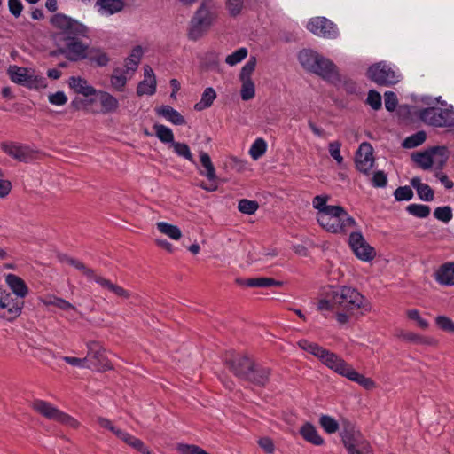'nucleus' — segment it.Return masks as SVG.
Wrapping results in <instances>:
<instances>
[{"instance_id": "ddd939ff", "label": "nucleus", "mask_w": 454, "mask_h": 454, "mask_svg": "<svg viewBox=\"0 0 454 454\" xmlns=\"http://www.w3.org/2000/svg\"><path fill=\"white\" fill-rule=\"evenodd\" d=\"M24 301L12 294L0 288V317L12 321L18 317L23 308Z\"/></svg>"}, {"instance_id": "5fc2aeb1", "label": "nucleus", "mask_w": 454, "mask_h": 454, "mask_svg": "<svg viewBox=\"0 0 454 454\" xmlns=\"http://www.w3.org/2000/svg\"><path fill=\"white\" fill-rule=\"evenodd\" d=\"M434 217L443 223H449L453 216L452 210L450 207H439L434 212Z\"/></svg>"}, {"instance_id": "864d4df0", "label": "nucleus", "mask_w": 454, "mask_h": 454, "mask_svg": "<svg viewBox=\"0 0 454 454\" xmlns=\"http://www.w3.org/2000/svg\"><path fill=\"white\" fill-rule=\"evenodd\" d=\"M341 144L339 141H332L328 145V150L331 157L337 162V164L341 165L343 163V157L340 153Z\"/></svg>"}, {"instance_id": "9d476101", "label": "nucleus", "mask_w": 454, "mask_h": 454, "mask_svg": "<svg viewBox=\"0 0 454 454\" xmlns=\"http://www.w3.org/2000/svg\"><path fill=\"white\" fill-rule=\"evenodd\" d=\"M8 74L11 80L18 84L25 85L30 89L46 87L45 79L34 74V71L18 66H10Z\"/></svg>"}, {"instance_id": "5701e85b", "label": "nucleus", "mask_w": 454, "mask_h": 454, "mask_svg": "<svg viewBox=\"0 0 454 454\" xmlns=\"http://www.w3.org/2000/svg\"><path fill=\"white\" fill-rule=\"evenodd\" d=\"M434 279L442 286H454V262L442 264L434 273Z\"/></svg>"}, {"instance_id": "e2e57ef3", "label": "nucleus", "mask_w": 454, "mask_h": 454, "mask_svg": "<svg viewBox=\"0 0 454 454\" xmlns=\"http://www.w3.org/2000/svg\"><path fill=\"white\" fill-rule=\"evenodd\" d=\"M260 448L267 454H272L275 451V444L270 437H262L257 441Z\"/></svg>"}, {"instance_id": "0e129e2a", "label": "nucleus", "mask_w": 454, "mask_h": 454, "mask_svg": "<svg viewBox=\"0 0 454 454\" xmlns=\"http://www.w3.org/2000/svg\"><path fill=\"white\" fill-rule=\"evenodd\" d=\"M384 97L386 109L389 112H393L396 108L398 103L395 93L392 91H387L385 92Z\"/></svg>"}, {"instance_id": "6e6d98bb", "label": "nucleus", "mask_w": 454, "mask_h": 454, "mask_svg": "<svg viewBox=\"0 0 454 454\" xmlns=\"http://www.w3.org/2000/svg\"><path fill=\"white\" fill-rule=\"evenodd\" d=\"M73 267L82 271L88 278L93 279L97 283V278H101L102 276L97 275L95 271L87 267L83 262L79 260H75L73 262Z\"/></svg>"}, {"instance_id": "c85d7f7f", "label": "nucleus", "mask_w": 454, "mask_h": 454, "mask_svg": "<svg viewBox=\"0 0 454 454\" xmlns=\"http://www.w3.org/2000/svg\"><path fill=\"white\" fill-rule=\"evenodd\" d=\"M411 186L416 190L419 198L424 201H432L434 198V192L431 187L421 182L419 177H413L411 180Z\"/></svg>"}, {"instance_id": "473e14b6", "label": "nucleus", "mask_w": 454, "mask_h": 454, "mask_svg": "<svg viewBox=\"0 0 454 454\" xmlns=\"http://www.w3.org/2000/svg\"><path fill=\"white\" fill-rule=\"evenodd\" d=\"M121 434V440H122L125 443H127L133 449L139 451L141 454H152L148 447H146L140 439L136 438L135 436L126 432Z\"/></svg>"}, {"instance_id": "49530a36", "label": "nucleus", "mask_w": 454, "mask_h": 454, "mask_svg": "<svg viewBox=\"0 0 454 454\" xmlns=\"http://www.w3.org/2000/svg\"><path fill=\"white\" fill-rule=\"evenodd\" d=\"M225 7L231 17H238L245 8V0H226Z\"/></svg>"}, {"instance_id": "b1692460", "label": "nucleus", "mask_w": 454, "mask_h": 454, "mask_svg": "<svg viewBox=\"0 0 454 454\" xmlns=\"http://www.w3.org/2000/svg\"><path fill=\"white\" fill-rule=\"evenodd\" d=\"M5 281L12 291V295L14 294L18 299L23 300L27 295L28 287L20 277L14 274H8L5 278Z\"/></svg>"}, {"instance_id": "f8f14e48", "label": "nucleus", "mask_w": 454, "mask_h": 454, "mask_svg": "<svg viewBox=\"0 0 454 454\" xmlns=\"http://www.w3.org/2000/svg\"><path fill=\"white\" fill-rule=\"evenodd\" d=\"M88 353L84 360L90 362L98 372L113 370L114 365L106 356V348L98 341L87 343Z\"/></svg>"}, {"instance_id": "de8ad7c7", "label": "nucleus", "mask_w": 454, "mask_h": 454, "mask_svg": "<svg viewBox=\"0 0 454 454\" xmlns=\"http://www.w3.org/2000/svg\"><path fill=\"white\" fill-rule=\"evenodd\" d=\"M407 212L419 218H426L430 214V207L423 204H410L407 208Z\"/></svg>"}, {"instance_id": "cd10ccee", "label": "nucleus", "mask_w": 454, "mask_h": 454, "mask_svg": "<svg viewBox=\"0 0 454 454\" xmlns=\"http://www.w3.org/2000/svg\"><path fill=\"white\" fill-rule=\"evenodd\" d=\"M239 283L247 287H270V286H282L281 281L275 280L271 278H252L243 280H239Z\"/></svg>"}, {"instance_id": "f3484780", "label": "nucleus", "mask_w": 454, "mask_h": 454, "mask_svg": "<svg viewBox=\"0 0 454 454\" xmlns=\"http://www.w3.org/2000/svg\"><path fill=\"white\" fill-rule=\"evenodd\" d=\"M80 58L82 59H89L90 62H95L98 67H106L110 59L107 54L98 47H90L89 44L82 43L81 40Z\"/></svg>"}, {"instance_id": "a19ab883", "label": "nucleus", "mask_w": 454, "mask_h": 454, "mask_svg": "<svg viewBox=\"0 0 454 454\" xmlns=\"http://www.w3.org/2000/svg\"><path fill=\"white\" fill-rule=\"evenodd\" d=\"M427 138L425 131H418L417 133L406 137L403 142L404 148L411 149L422 145Z\"/></svg>"}, {"instance_id": "603ef678", "label": "nucleus", "mask_w": 454, "mask_h": 454, "mask_svg": "<svg viewBox=\"0 0 454 454\" xmlns=\"http://www.w3.org/2000/svg\"><path fill=\"white\" fill-rule=\"evenodd\" d=\"M406 316L410 320L416 322L419 328L426 330L429 327L428 321L421 317L420 312L418 309H408L406 311Z\"/></svg>"}, {"instance_id": "69168bd1", "label": "nucleus", "mask_w": 454, "mask_h": 454, "mask_svg": "<svg viewBox=\"0 0 454 454\" xmlns=\"http://www.w3.org/2000/svg\"><path fill=\"white\" fill-rule=\"evenodd\" d=\"M97 422L98 423V425L100 427L110 430L111 432H113L119 438H121V434H123L124 433L121 429H118L115 427H114L112 425V422L108 419H106V418L98 417Z\"/></svg>"}, {"instance_id": "dca6fc26", "label": "nucleus", "mask_w": 454, "mask_h": 454, "mask_svg": "<svg viewBox=\"0 0 454 454\" xmlns=\"http://www.w3.org/2000/svg\"><path fill=\"white\" fill-rule=\"evenodd\" d=\"M313 73L332 83H335L340 81V74L337 67L332 60L322 55H320L317 61V67L315 68Z\"/></svg>"}, {"instance_id": "774afa93", "label": "nucleus", "mask_w": 454, "mask_h": 454, "mask_svg": "<svg viewBox=\"0 0 454 454\" xmlns=\"http://www.w3.org/2000/svg\"><path fill=\"white\" fill-rule=\"evenodd\" d=\"M176 450L181 454H199V447L196 445L178 443Z\"/></svg>"}, {"instance_id": "1a4fd4ad", "label": "nucleus", "mask_w": 454, "mask_h": 454, "mask_svg": "<svg viewBox=\"0 0 454 454\" xmlns=\"http://www.w3.org/2000/svg\"><path fill=\"white\" fill-rule=\"evenodd\" d=\"M222 184L217 176L215 165L207 153H200V188L213 192Z\"/></svg>"}, {"instance_id": "7ed1b4c3", "label": "nucleus", "mask_w": 454, "mask_h": 454, "mask_svg": "<svg viewBox=\"0 0 454 454\" xmlns=\"http://www.w3.org/2000/svg\"><path fill=\"white\" fill-rule=\"evenodd\" d=\"M297 345L302 350L316 356L325 367L336 374L357 383L366 390L376 388V382L372 378L358 372L352 364L340 355L307 340H299Z\"/></svg>"}, {"instance_id": "0eeeda50", "label": "nucleus", "mask_w": 454, "mask_h": 454, "mask_svg": "<svg viewBox=\"0 0 454 454\" xmlns=\"http://www.w3.org/2000/svg\"><path fill=\"white\" fill-rule=\"evenodd\" d=\"M32 408L48 419L59 422L72 428H78L80 426V423L74 418L61 411L46 401L36 399L32 403Z\"/></svg>"}, {"instance_id": "c9c22d12", "label": "nucleus", "mask_w": 454, "mask_h": 454, "mask_svg": "<svg viewBox=\"0 0 454 454\" xmlns=\"http://www.w3.org/2000/svg\"><path fill=\"white\" fill-rule=\"evenodd\" d=\"M97 5L109 14L121 12L124 7L123 0H97Z\"/></svg>"}, {"instance_id": "13d9d810", "label": "nucleus", "mask_w": 454, "mask_h": 454, "mask_svg": "<svg viewBox=\"0 0 454 454\" xmlns=\"http://www.w3.org/2000/svg\"><path fill=\"white\" fill-rule=\"evenodd\" d=\"M394 195L398 201L410 200L413 197V192L409 186H401L395 191Z\"/></svg>"}, {"instance_id": "f704fd0d", "label": "nucleus", "mask_w": 454, "mask_h": 454, "mask_svg": "<svg viewBox=\"0 0 454 454\" xmlns=\"http://www.w3.org/2000/svg\"><path fill=\"white\" fill-rule=\"evenodd\" d=\"M153 129H154L155 135L160 142L164 144H169V145H171L175 141L174 134L169 128L162 124L156 123L153 126Z\"/></svg>"}, {"instance_id": "a878e982", "label": "nucleus", "mask_w": 454, "mask_h": 454, "mask_svg": "<svg viewBox=\"0 0 454 454\" xmlns=\"http://www.w3.org/2000/svg\"><path fill=\"white\" fill-rule=\"evenodd\" d=\"M155 112L159 116L164 117L167 121L175 125L185 124L184 116L168 105H163L161 106L156 107Z\"/></svg>"}, {"instance_id": "aec40b11", "label": "nucleus", "mask_w": 454, "mask_h": 454, "mask_svg": "<svg viewBox=\"0 0 454 454\" xmlns=\"http://www.w3.org/2000/svg\"><path fill=\"white\" fill-rule=\"evenodd\" d=\"M218 5L215 0H202L200 3V29L210 27L217 16Z\"/></svg>"}, {"instance_id": "a18cd8bd", "label": "nucleus", "mask_w": 454, "mask_h": 454, "mask_svg": "<svg viewBox=\"0 0 454 454\" xmlns=\"http://www.w3.org/2000/svg\"><path fill=\"white\" fill-rule=\"evenodd\" d=\"M434 322L436 326L442 332L450 334L454 333V321L450 317L445 315H438L435 317Z\"/></svg>"}, {"instance_id": "423d86ee", "label": "nucleus", "mask_w": 454, "mask_h": 454, "mask_svg": "<svg viewBox=\"0 0 454 454\" xmlns=\"http://www.w3.org/2000/svg\"><path fill=\"white\" fill-rule=\"evenodd\" d=\"M341 441L348 454H373L369 442L353 426H348L341 433Z\"/></svg>"}, {"instance_id": "a211bd4d", "label": "nucleus", "mask_w": 454, "mask_h": 454, "mask_svg": "<svg viewBox=\"0 0 454 454\" xmlns=\"http://www.w3.org/2000/svg\"><path fill=\"white\" fill-rule=\"evenodd\" d=\"M374 163L373 149L369 143H362L356 156L357 169L363 173H368Z\"/></svg>"}, {"instance_id": "79ce46f5", "label": "nucleus", "mask_w": 454, "mask_h": 454, "mask_svg": "<svg viewBox=\"0 0 454 454\" xmlns=\"http://www.w3.org/2000/svg\"><path fill=\"white\" fill-rule=\"evenodd\" d=\"M259 208V204L255 200L241 199L238 202V210L245 215H254Z\"/></svg>"}, {"instance_id": "2eb2a0df", "label": "nucleus", "mask_w": 454, "mask_h": 454, "mask_svg": "<svg viewBox=\"0 0 454 454\" xmlns=\"http://www.w3.org/2000/svg\"><path fill=\"white\" fill-rule=\"evenodd\" d=\"M312 34L328 39H334L339 36L337 27L325 17H315L310 19L306 26Z\"/></svg>"}, {"instance_id": "37998d69", "label": "nucleus", "mask_w": 454, "mask_h": 454, "mask_svg": "<svg viewBox=\"0 0 454 454\" xmlns=\"http://www.w3.org/2000/svg\"><path fill=\"white\" fill-rule=\"evenodd\" d=\"M125 71L120 67H116L114 69L113 74L111 76V83L112 85L119 91L123 90V88L126 85L127 78L124 75Z\"/></svg>"}, {"instance_id": "6ab92c4d", "label": "nucleus", "mask_w": 454, "mask_h": 454, "mask_svg": "<svg viewBox=\"0 0 454 454\" xmlns=\"http://www.w3.org/2000/svg\"><path fill=\"white\" fill-rule=\"evenodd\" d=\"M236 372L239 373V377L259 386H264L268 382L270 376V370L268 368L258 367L255 364L253 365V369L250 371L238 369Z\"/></svg>"}, {"instance_id": "7c9ffc66", "label": "nucleus", "mask_w": 454, "mask_h": 454, "mask_svg": "<svg viewBox=\"0 0 454 454\" xmlns=\"http://www.w3.org/2000/svg\"><path fill=\"white\" fill-rule=\"evenodd\" d=\"M97 283L100 285L103 288L109 290L119 297L129 299L130 297V294L129 291L124 289L123 287L112 283L109 279H106L103 277L97 278Z\"/></svg>"}, {"instance_id": "ea45409f", "label": "nucleus", "mask_w": 454, "mask_h": 454, "mask_svg": "<svg viewBox=\"0 0 454 454\" xmlns=\"http://www.w3.org/2000/svg\"><path fill=\"white\" fill-rule=\"evenodd\" d=\"M143 54L142 47L136 46L129 58L125 59L126 71H135L138 66Z\"/></svg>"}, {"instance_id": "052dcab7", "label": "nucleus", "mask_w": 454, "mask_h": 454, "mask_svg": "<svg viewBox=\"0 0 454 454\" xmlns=\"http://www.w3.org/2000/svg\"><path fill=\"white\" fill-rule=\"evenodd\" d=\"M35 158V153L27 146H20L16 160L23 162L32 161Z\"/></svg>"}, {"instance_id": "9b49d317", "label": "nucleus", "mask_w": 454, "mask_h": 454, "mask_svg": "<svg viewBox=\"0 0 454 454\" xmlns=\"http://www.w3.org/2000/svg\"><path fill=\"white\" fill-rule=\"evenodd\" d=\"M367 76L378 84L389 85L399 82L401 75L384 61L371 66Z\"/></svg>"}, {"instance_id": "c756f323", "label": "nucleus", "mask_w": 454, "mask_h": 454, "mask_svg": "<svg viewBox=\"0 0 454 454\" xmlns=\"http://www.w3.org/2000/svg\"><path fill=\"white\" fill-rule=\"evenodd\" d=\"M97 94L99 96V101L102 106V114L114 113L118 109L119 102L114 96L108 92L101 90Z\"/></svg>"}, {"instance_id": "4d7b16f0", "label": "nucleus", "mask_w": 454, "mask_h": 454, "mask_svg": "<svg viewBox=\"0 0 454 454\" xmlns=\"http://www.w3.org/2000/svg\"><path fill=\"white\" fill-rule=\"evenodd\" d=\"M216 98V93L213 88H207L200 98V109L201 108H207L211 106L214 100Z\"/></svg>"}, {"instance_id": "f257e3e1", "label": "nucleus", "mask_w": 454, "mask_h": 454, "mask_svg": "<svg viewBox=\"0 0 454 454\" xmlns=\"http://www.w3.org/2000/svg\"><path fill=\"white\" fill-rule=\"evenodd\" d=\"M317 309L322 314L333 312L340 325H346L352 317H362L372 309L371 301L356 288L327 286L321 289Z\"/></svg>"}, {"instance_id": "6e6552de", "label": "nucleus", "mask_w": 454, "mask_h": 454, "mask_svg": "<svg viewBox=\"0 0 454 454\" xmlns=\"http://www.w3.org/2000/svg\"><path fill=\"white\" fill-rule=\"evenodd\" d=\"M412 160L422 169L427 170L433 167L441 169L447 161L446 149L444 147H433L411 156Z\"/></svg>"}, {"instance_id": "f03ea898", "label": "nucleus", "mask_w": 454, "mask_h": 454, "mask_svg": "<svg viewBox=\"0 0 454 454\" xmlns=\"http://www.w3.org/2000/svg\"><path fill=\"white\" fill-rule=\"evenodd\" d=\"M50 23L59 29L52 35L57 49L50 56L64 55L68 60L76 62L80 58L81 36H86L88 28L77 20L63 14L56 13L50 19Z\"/></svg>"}, {"instance_id": "680f3d73", "label": "nucleus", "mask_w": 454, "mask_h": 454, "mask_svg": "<svg viewBox=\"0 0 454 454\" xmlns=\"http://www.w3.org/2000/svg\"><path fill=\"white\" fill-rule=\"evenodd\" d=\"M367 103L374 110L380 109L382 105V99H381L380 94L375 90H370L368 93V97H367Z\"/></svg>"}, {"instance_id": "e433bc0d", "label": "nucleus", "mask_w": 454, "mask_h": 454, "mask_svg": "<svg viewBox=\"0 0 454 454\" xmlns=\"http://www.w3.org/2000/svg\"><path fill=\"white\" fill-rule=\"evenodd\" d=\"M318 423L324 431L329 434L336 433L340 427L338 421L334 418L325 414L319 417Z\"/></svg>"}, {"instance_id": "393cba45", "label": "nucleus", "mask_w": 454, "mask_h": 454, "mask_svg": "<svg viewBox=\"0 0 454 454\" xmlns=\"http://www.w3.org/2000/svg\"><path fill=\"white\" fill-rule=\"evenodd\" d=\"M226 363L237 376H239V373L236 372L238 369L250 371L254 364L248 356L243 354L231 355L230 358L226 359Z\"/></svg>"}, {"instance_id": "09e8293b", "label": "nucleus", "mask_w": 454, "mask_h": 454, "mask_svg": "<svg viewBox=\"0 0 454 454\" xmlns=\"http://www.w3.org/2000/svg\"><path fill=\"white\" fill-rule=\"evenodd\" d=\"M169 147H172L174 152L180 157H183L186 160H188L191 162H194L192 154L190 151L189 146L184 143L180 142H173Z\"/></svg>"}, {"instance_id": "bf43d9fd", "label": "nucleus", "mask_w": 454, "mask_h": 454, "mask_svg": "<svg viewBox=\"0 0 454 454\" xmlns=\"http://www.w3.org/2000/svg\"><path fill=\"white\" fill-rule=\"evenodd\" d=\"M188 36L193 41L199 38V9L195 12L191 20Z\"/></svg>"}, {"instance_id": "4468645a", "label": "nucleus", "mask_w": 454, "mask_h": 454, "mask_svg": "<svg viewBox=\"0 0 454 454\" xmlns=\"http://www.w3.org/2000/svg\"><path fill=\"white\" fill-rule=\"evenodd\" d=\"M348 244L355 255L363 262H369L376 257V250L359 231L350 233Z\"/></svg>"}, {"instance_id": "bb28decb", "label": "nucleus", "mask_w": 454, "mask_h": 454, "mask_svg": "<svg viewBox=\"0 0 454 454\" xmlns=\"http://www.w3.org/2000/svg\"><path fill=\"white\" fill-rule=\"evenodd\" d=\"M320 54L312 50H302L298 55V59L301 65L307 70L314 72L317 67V61Z\"/></svg>"}, {"instance_id": "3c124183", "label": "nucleus", "mask_w": 454, "mask_h": 454, "mask_svg": "<svg viewBox=\"0 0 454 454\" xmlns=\"http://www.w3.org/2000/svg\"><path fill=\"white\" fill-rule=\"evenodd\" d=\"M240 96L245 101L250 100L255 96V86L253 81H240Z\"/></svg>"}, {"instance_id": "8fccbe9b", "label": "nucleus", "mask_w": 454, "mask_h": 454, "mask_svg": "<svg viewBox=\"0 0 454 454\" xmlns=\"http://www.w3.org/2000/svg\"><path fill=\"white\" fill-rule=\"evenodd\" d=\"M156 90V80L149 82L146 79L141 81L137 87V94L143 96L145 94L153 95Z\"/></svg>"}, {"instance_id": "4be33fe9", "label": "nucleus", "mask_w": 454, "mask_h": 454, "mask_svg": "<svg viewBox=\"0 0 454 454\" xmlns=\"http://www.w3.org/2000/svg\"><path fill=\"white\" fill-rule=\"evenodd\" d=\"M68 86L76 94L90 97L98 93L97 90L90 86L88 81L81 76H72L67 81Z\"/></svg>"}, {"instance_id": "338daca9", "label": "nucleus", "mask_w": 454, "mask_h": 454, "mask_svg": "<svg viewBox=\"0 0 454 454\" xmlns=\"http://www.w3.org/2000/svg\"><path fill=\"white\" fill-rule=\"evenodd\" d=\"M48 99L51 104L56 106H63L67 101V98L63 91H57L56 93L50 94Z\"/></svg>"}, {"instance_id": "4c0bfd02", "label": "nucleus", "mask_w": 454, "mask_h": 454, "mask_svg": "<svg viewBox=\"0 0 454 454\" xmlns=\"http://www.w3.org/2000/svg\"><path fill=\"white\" fill-rule=\"evenodd\" d=\"M257 64L256 57L250 56L246 64L242 67L239 73V80L240 81H253L251 76L255 70Z\"/></svg>"}, {"instance_id": "412c9836", "label": "nucleus", "mask_w": 454, "mask_h": 454, "mask_svg": "<svg viewBox=\"0 0 454 454\" xmlns=\"http://www.w3.org/2000/svg\"><path fill=\"white\" fill-rule=\"evenodd\" d=\"M299 433L304 441L312 445L322 446L325 444L324 438L320 435L317 427L310 422L303 423L299 429Z\"/></svg>"}, {"instance_id": "2f4dec72", "label": "nucleus", "mask_w": 454, "mask_h": 454, "mask_svg": "<svg viewBox=\"0 0 454 454\" xmlns=\"http://www.w3.org/2000/svg\"><path fill=\"white\" fill-rule=\"evenodd\" d=\"M328 200L329 196L327 195H317L313 198L312 206L317 211V220L325 215L331 208H333L334 206L327 205Z\"/></svg>"}, {"instance_id": "72a5a7b5", "label": "nucleus", "mask_w": 454, "mask_h": 454, "mask_svg": "<svg viewBox=\"0 0 454 454\" xmlns=\"http://www.w3.org/2000/svg\"><path fill=\"white\" fill-rule=\"evenodd\" d=\"M156 228L160 233L167 235L172 239L178 240L182 237L181 231L176 225L166 222H158Z\"/></svg>"}, {"instance_id": "c03bdc74", "label": "nucleus", "mask_w": 454, "mask_h": 454, "mask_svg": "<svg viewBox=\"0 0 454 454\" xmlns=\"http://www.w3.org/2000/svg\"><path fill=\"white\" fill-rule=\"evenodd\" d=\"M248 54V51L245 47L239 48L225 58V63L230 67H233L243 61Z\"/></svg>"}, {"instance_id": "20e7f679", "label": "nucleus", "mask_w": 454, "mask_h": 454, "mask_svg": "<svg viewBox=\"0 0 454 454\" xmlns=\"http://www.w3.org/2000/svg\"><path fill=\"white\" fill-rule=\"evenodd\" d=\"M317 222L322 228L332 233L347 232L356 227L355 219L340 206L331 208Z\"/></svg>"}, {"instance_id": "58836bf2", "label": "nucleus", "mask_w": 454, "mask_h": 454, "mask_svg": "<svg viewBox=\"0 0 454 454\" xmlns=\"http://www.w3.org/2000/svg\"><path fill=\"white\" fill-rule=\"evenodd\" d=\"M267 150V143L263 138L258 137L254 140L249 149V154L254 160L260 159Z\"/></svg>"}, {"instance_id": "39448f33", "label": "nucleus", "mask_w": 454, "mask_h": 454, "mask_svg": "<svg viewBox=\"0 0 454 454\" xmlns=\"http://www.w3.org/2000/svg\"><path fill=\"white\" fill-rule=\"evenodd\" d=\"M441 104L442 107H427L419 112V118L426 124L435 127H451L454 126V108L451 105H447L441 101V97L434 99Z\"/></svg>"}]
</instances>
